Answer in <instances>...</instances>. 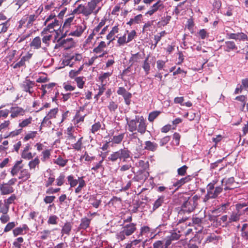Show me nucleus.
Listing matches in <instances>:
<instances>
[{
  "label": "nucleus",
  "instance_id": "1",
  "mask_svg": "<svg viewBox=\"0 0 248 248\" xmlns=\"http://www.w3.org/2000/svg\"><path fill=\"white\" fill-rule=\"evenodd\" d=\"M103 0H91L86 5L79 4L73 10L74 14L82 15L85 17H89L91 15L96 16L101 10Z\"/></svg>",
  "mask_w": 248,
  "mask_h": 248
},
{
  "label": "nucleus",
  "instance_id": "2",
  "mask_svg": "<svg viewBox=\"0 0 248 248\" xmlns=\"http://www.w3.org/2000/svg\"><path fill=\"white\" fill-rule=\"evenodd\" d=\"M127 125L128 130L133 132L132 136L133 139H138L139 141L141 142L140 139L136 135V131L140 135L145 134L147 130V124L146 120L143 116L139 117L136 116L135 119L129 120L126 118Z\"/></svg>",
  "mask_w": 248,
  "mask_h": 248
},
{
  "label": "nucleus",
  "instance_id": "3",
  "mask_svg": "<svg viewBox=\"0 0 248 248\" xmlns=\"http://www.w3.org/2000/svg\"><path fill=\"white\" fill-rule=\"evenodd\" d=\"M44 25L46 27L42 31L41 34H46V31L50 33L53 32L60 29L62 26H60V22L57 19L55 14L51 13L45 19Z\"/></svg>",
  "mask_w": 248,
  "mask_h": 248
},
{
  "label": "nucleus",
  "instance_id": "4",
  "mask_svg": "<svg viewBox=\"0 0 248 248\" xmlns=\"http://www.w3.org/2000/svg\"><path fill=\"white\" fill-rule=\"evenodd\" d=\"M74 14L73 11L72 13L66 16L64 19L63 24L62 26V31H65V33L67 35L72 29L76 25V24L81 20L78 17H76Z\"/></svg>",
  "mask_w": 248,
  "mask_h": 248
},
{
  "label": "nucleus",
  "instance_id": "5",
  "mask_svg": "<svg viewBox=\"0 0 248 248\" xmlns=\"http://www.w3.org/2000/svg\"><path fill=\"white\" fill-rule=\"evenodd\" d=\"M84 178V176H81L78 177L77 179L73 174H70L66 177L68 185L71 188L75 187L78 184V186L75 189L76 193L81 192L82 188L86 186V184Z\"/></svg>",
  "mask_w": 248,
  "mask_h": 248
},
{
  "label": "nucleus",
  "instance_id": "6",
  "mask_svg": "<svg viewBox=\"0 0 248 248\" xmlns=\"http://www.w3.org/2000/svg\"><path fill=\"white\" fill-rule=\"evenodd\" d=\"M130 151L127 148H124L111 154L108 157V160L112 162H115L119 159L124 162L130 157Z\"/></svg>",
  "mask_w": 248,
  "mask_h": 248
},
{
  "label": "nucleus",
  "instance_id": "7",
  "mask_svg": "<svg viewBox=\"0 0 248 248\" xmlns=\"http://www.w3.org/2000/svg\"><path fill=\"white\" fill-rule=\"evenodd\" d=\"M82 56L80 54H75L72 56H66L62 60L64 66H69L71 67H79L83 63L81 62Z\"/></svg>",
  "mask_w": 248,
  "mask_h": 248
},
{
  "label": "nucleus",
  "instance_id": "8",
  "mask_svg": "<svg viewBox=\"0 0 248 248\" xmlns=\"http://www.w3.org/2000/svg\"><path fill=\"white\" fill-rule=\"evenodd\" d=\"M17 179L13 178L10 179L7 183L0 184V193L1 195H7L11 194L15 191L13 186L17 182Z\"/></svg>",
  "mask_w": 248,
  "mask_h": 248
},
{
  "label": "nucleus",
  "instance_id": "9",
  "mask_svg": "<svg viewBox=\"0 0 248 248\" xmlns=\"http://www.w3.org/2000/svg\"><path fill=\"white\" fill-rule=\"evenodd\" d=\"M86 29V23L80 20L67 35L75 37H79L82 36Z\"/></svg>",
  "mask_w": 248,
  "mask_h": 248
},
{
  "label": "nucleus",
  "instance_id": "10",
  "mask_svg": "<svg viewBox=\"0 0 248 248\" xmlns=\"http://www.w3.org/2000/svg\"><path fill=\"white\" fill-rule=\"evenodd\" d=\"M109 134L110 136L108 139V142H111L113 145L120 144L124 138L125 133H119L118 130L117 131L113 130L110 131Z\"/></svg>",
  "mask_w": 248,
  "mask_h": 248
},
{
  "label": "nucleus",
  "instance_id": "11",
  "mask_svg": "<svg viewBox=\"0 0 248 248\" xmlns=\"http://www.w3.org/2000/svg\"><path fill=\"white\" fill-rule=\"evenodd\" d=\"M247 205L245 203H238L236 205L237 213H232L230 217L229 218V222L231 223L232 222H236L239 220L240 216L242 215L241 210L244 207H245Z\"/></svg>",
  "mask_w": 248,
  "mask_h": 248
},
{
  "label": "nucleus",
  "instance_id": "12",
  "mask_svg": "<svg viewBox=\"0 0 248 248\" xmlns=\"http://www.w3.org/2000/svg\"><path fill=\"white\" fill-rule=\"evenodd\" d=\"M11 119H15L19 116H23L26 113V110L17 105L12 106L10 109Z\"/></svg>",
  "mask_w": 248,
  "mask_h": 248
},
{
  "label": "nucleus",
  "instance_id": "13",
  "mask_svg": "<svg viewBox=\"0 0 248 248\" xmlns=\"http://www.w3.org/2000/svg\"><path fill=\"white\" fill-rule=\"evenodd\" d=\"M196 205V200L193 198L186 201L182 205V209L185 212L190 213L194 210Z\"/></svg>",
  "mask_w": 248,
  "mask_h": 248
},
{
  "label": "nucleus",
  "instance_id": "14",
  "mask_svg": "<svg viewBox=\"0 0 248 248\" xmlns=\"http://www.w3.org/2000/svg\"><path fill=\"white\" fill-rule=\"evenodd\" d=\"M164 7L163 1L158 0L151 6L150 9L146 12V15L152 16L157 11L163 10Z\"/></svg>",
  "mask_w": 248,
  "mask_h": 248
},
{
  "label": "nucleus",
  "instance_id": "15",
  "mask_svg": "<svg viewBox=\"0 0 248 248\" xmlns=\"http://www.w3.org/2000/svg\"><path fill=\"white\" fill-rule=\"evenodd\" d=\"M35 86V82L27 79L24 80L21 85L23 91L29 93L31 95H33V91L32 88Z\"/></svg>",
  "mask_w": 248,
  "mask_h": 248
},
{
  "label": "nucleus",
  "instance_id": "16",
  "mask_svg": "<svg viewBox=\"0 0 248 248\" xmlns=\"http://www.w3.org/2000/svg\"><path fill=\"white\" fill-rule=\"evenodd\" d=\"M120 31V25L118 23H116L111 29L110 31L108 34L106 38L109 41V42L115 40L116 38H118V33Z\"/></svg>",
  "mask_w": 248,
  "mask_h": 248
},
{
  "label": "nucleus",
  "instance_id": "17",
  "mask_svg": "<svg viewBox=\"0 0 248 248\" xmlns=\"http://www.w3.org/2000/svg\"><path fill=\"white\" fill-rule=\"evenodd\" d=\"M29 228L27 224H23L21 226L16 227L13 229V233L15 237L19 235H24L29 232Z\"/></svg>",
  "mask_w": 248,
  "mask_h": 248
},
{
  "label": "nucleus",
  "instance_id": "18",
  "mask_svg": "<svg viewBox=\"0 0 248 248\" xmlns=\"http://www.w3.org/2000/svg\"><path fill=\"white\" fill-rule=\"evenodd\" d=\"M227 38L230 39H234L235 40L245 41L247 40L248 36L247 34L243 32H238L237 33H227Z\"/></svg>",
  "mask_w": 248,
  "mask_h": 248
},
{
  "label": "nucleus",
  "instance_id": "19",
  "mask_svg": "<svg viewBox=\"0 0 248 248\" xmlns=\"http://www.w3.org/2000/svg\"><path fill=\"white\" fill-rule=\"evenodd\" d=\"M23 167L24 165L22 164V160L16 161L10 171L12 176H15L16 175L23 169Z\"/></svg>",
  "mask_w": 248,
  "mask_h": 248
},
{
  "label": "nucleus",
  "instance_id": "20",
  "mask_svg": "<svg viewBox=\"0 0 248 248\" xmlns=\"http://www.w3.org/2000/svg\"><path fill=\"white\" fill-rule=\"evenodd\" d=\"M56 85V83H50L47 84L42 85L41 88V90L42 91L43 93L42 96H43L46 94L51 93L52 91H55Z\"/></svg>",
  "mask_w": 248,
  "mask_h": 248
},
{
  "label": "nucleus",
  "instance_id": "21",
  "mask_svg": "<svg viewBox=\"0 0 248 248\" xmlns=\"http://www.w3.org/2000/svg\"><path fill=\"white\" fill-rule=\"evenodd\" d=\"M40 160L38 156L35 157L34 159H31L29 162L28 166L31 171H35L39 169V164Z\"/></svg>",
  "mask_w": 248,
  "mask_h": 248
},
{
  "label": "nucleus",
  "instance_id": "22",
  "mask_svg": "<svg viewBox=\"0 0 248 248\" xmlns=\"http://www.w3.org/2000/svg\"><path fill=\"white\" fill-rule=\"evenodd\" d=\"M113 70L111 72H108L107 73H102L98 77V81L101 82V85L106 86L108 81L109 80V78L112 74Z\"/></svg>",
  "mask_w": 248,
  "mask_h": 248
},
{
  "label": "nucleus",
  "instance_id": "23",
  "mask_svg": "<svg viewBox=\"0 0 248 248\" xmlns=\"http://www.w3.org/2000/svg\"><path fill=\"white\" fill-rule=\"evenodd\" d=\"M136 225L133 223H131L125 225L123 227V231L127 236L131 235L136 230Z\"/></svg>",
  "mask_w": 248,
  "mask_h": 248
},
{
  "label": "nucleus",
  "instance_id": "24",
  "mask_svg": "<svg viewBox=\"0 0 248 248\" xmlns=\"http://www.w3.org/2000/svg\"><path fill=\"white\" fill-rule=\"evenodd\" d=\"M32 117L30 116L26 119H22L19 121L18 127L22 129L27 127L30 126L32 123Z\"/></svg>",
  "mask_w": 248,
  "mask_h": 248
},
{
  "label": "nucleus",
  "instance_id": "25",
  "mask_svg": "<svg viewBox=\"0 0 248 248\" xmlns=\"http://www.w3.org/2000/svg\"><path fill=\"white\" fill-rule=\"evenodd\" d=\"M31 48L38 49L42 47V40L39 36L35 37L30 44Z\"/></svg>",
  "mask_w": 248,
  "mask_h": 248
},
{
  "label": "nucleus",
  "instance_id": "26",
  "mask_svg": "<svg viewBox=\"0 0 248 248\" xmlns=\"http://www.w3.org/2000/svg\"><path fill=\"white\" fill-rule=\"evenodd\" d=\"M236 100L239 101L241 102L240 104H236V107L241 111H243L245 107L247 102V97L245 95H239L237 96L235 99Z\"/></svg>",
  "mask_w": 248,
  "mask_h": 248
},
{
  "label": "nucleus",
  "instance_id": "27",
  "mask_svg": "<svg viewBox=\"0 0 248 248\" xmlns=\"http://www.w3.org/2000/svg\"><path fill=\"white\" fill-rule=\"evenodd\" d=\"M53 162L55 164L59 165L61 167H64L67 162L68 160L65 159L64 155H59L58 156H56L55 158L54 159Z\"/></svg>",
  "mask_w": 248,
  "mask_h": 248
},
{
  "label": "nucleus",
  "instance_id": "28",
  "mask_svg": "<svg viewBox=\"0 0 248 248\" xmlns=\"http://www.w3.org/2000/svg\"><path fill=\"white\" fill-rule=\"evenodd\" d=\"M109 43L107 44L105 41H101L98 46L93 48V52L96 54H99L103 52L104 49L106 48L109 44Z\"/></svg>",
  "mask_w": 248,
  "mask_h": 248
},
{
  "label": "nucleus",
  "instance_id": "29",
  "mask_svg": "<svg viewBox=\"0 0 248 248\" xmlns=\"http://www.w3.org/2000/svg\"><path fill=\"white\" fill-rule=\"evenodd\" d=\"M191 180L190 176H187L185 177L182 178L180 180H177L173 184V186L177 187L176 189L181 187L185 184L189 182Z\"/></svg>",
  "mask_w": 248,
  "mask_h": 248
},
{
  "label": "nucleus",
  "instance_id": "30",
  "mask_svg": "<svg viewBox=\"0 0 248 248\" xmlns=\"http://www.w3.org/2000/svg\"><path fill=\"white\" fill-rule=\"evenodd\" d=\"M52 151L51 149H45L41 152V160L42 162H46L50 159Z\"/></svg>",
  "mask_w": 248,
  "mask_h": 248
},
{
  "label": "nucleus",
  "instance_id": "31",
  "mask_svg": "<svg viewBox=\"0 0 248 248\" xmlns=\"http://www.w3.org/2000/svg\"><path fill=\"white\" fill-rule=\"evenodd\" d=\"M171 19V16L170 15H166V16H164L160 19L157 25L158 27H164L170 23Z\"/></svg>",
  "mask_w": 248,
  "mask_h": 248
},
{
  "label": "nucleus",
  "instance_id": "32",
  "mask_svg": "<svg viewBox=\"0 0 248 248\" xmlns=\"http://www.w3.org/2000/svg\"><path fill=\"white\" fill-rule=\"evenodd\" d=\"M143 59V55L137 53L132 55L130 61L132 64H137L141 62V60Z\"/></svg>",
  "mask_w": 248,
  "mask_h": 248
},
{
  "label": "nucleus",
  "instance_id": "33",
  "mask_svg": "<svg viewBox=\"0 0 248 248\" xmlns=\"http://www.w3.org/2000/svg\"><path fill=\"white\" fill-rule=\"evenodd\" d=\"M223 47L224 50L227 52L237 49V46L233 41L225 42V44L223 45Z\"/></svg>",
  "mask_w": 248,
  "mask_h": 248
},
{
  "label": "nucleus",
  "instance_id": "34",
  "mask_svg": "<svg viewBox=\"0 0 248 248\" xmlns=\"http://www.w3.org/2000/svg\"><path fill=\"white\" fill-rule=\"evenodd\" d=\"M84 67V64H82V65H80V67L78 68V69H73L69 71L68 74L69 77L71 79H74L75 78L78 77L77 76L80 74L81 71L83 70Z\"/></svg>",
  "mask_w": 248,
  "mask_h": 248
},
{
  "label": "nucleus",
  "instance_id": "35",
  "mask_svg": "<svg viewBox=\"0 0 248 248\" xmlns=\"http://www.w3.org/2000/svg\"><path fill=\"white\" fill-rule=\"evenodd\" d=\"M145 150L150 151L152 152H155L157 150L158 145L156 143L152 142L151 141H146L145 142Z\"/></svg>",
  "mask_w": 248,
  "mask_h": 248
},
{
  "label": "nucleus",
  "instance_id": "36",
  "mask_svg": "<svg viewBox=\"0 0 248 248\" xmlns=\"http://www.w3.org/2000/svg\"><path fill=\"white\" fill-rule=\"evenodd\" d=\"M109 111L111 113H115L118 108V103L117 101L110 100L107 105Z\"/></svg>",
  "mask_w": 248,
  "mask_h": 248
},
{
  "label": "nucleus",
  "instance_id": "37",
  "mask_svg": "<svg viewBox=\"0 0 248 248\" xmlns=\"http://www.w3.org/2000/svg\"><path fill=\"white\" fill-rule=\"evenodd\" d=\"M31 174L28 170L26 169H23L21 170L18 177L19 179L25 181L30 178Z\"/></svg>",
  "mask_w": 248,
  "mask_h": 248
},
{
  "label": "nucleus",
  "instance_id": "38",
  "mask_svg": "<svg viewBox=\"0 0 248 248\" xmlns=\"http://www.w3.org/2000/svg\"><path fill=\"white\" fill-rule=\"evenodd\" d=\"M75 81L76 82L77 87L80 89L84 88L85 84L86 78L83 76H79L75 78Z\"/></svg>",
  "mask_w": 248,
  "mask_h": 248
},
{
  "label": "nucleus",
  "instance_id": "39",
  "mask_svg": "<svg viewBox=\"0 0 248 248\" xmlns=\"http://www.w3.org/2000/svg\"><path fill=\"white\" fill-rule=\"evenodd\" d=\"M72 228V224L70 222H66L65 223H64V225L63 226L61 233L62 235L64 234H66L68 235L70 234V232Z\"/></svg>",
  "mask_w": 248,
  "mask_h": 248
},
{
  "label": "nucleus",
  "instance_id": "40",
  "mask_svg": "<svg viewBox=\"0 0 248 248\" xmlns=\"http://www.w3.org/2000/svg\"><path fill=\"white\" fill-rule=\"evenodd\" d=\"M92 219L87 217H83L81 219V222L79 225V229L82 230L87 229L90 226Z\"/></svg>",
  "mask_w": 248,
  "mask_h": 248
},
{
  "label": "nucleus",
  "instance_id": "41",
  "mask_svg": "<svg viewBox=\"0 0 248 248\" xmlns=\"http://www.w3.org/2000/svg\"><path fill=\"white\" fill-rule=\"evenodd\" d=\"M17 200V196L15 194H12L10 195V196L4 199L3 201L6 204L7 206H8V207L10 208V205L12 204H15Z\"/></svg>",
  "mask_w": 248,
  "mask_h": 248
},
{
  "label": "nucleus",
  "instance_id": "42",
  "mask_svg": "<svg viewBox=\"0 0 248 248\" xmlns=\"http://www.w3.org/2000/svg\"><path fill=\"white\" fill-rule=\"evenodd\" d=\"M45 186L48 187L51 186L55 181V177L53 173H50L48 176H45Z\"/></svg>",
  "mask_w": 248,
  "mask_h": 248
},
{
  "label": "nucleus",
  "instance_id": "43",
  "mask_svg": "<svg viewBox=\"0 0 248 248\" xmlns=\"http://www.w3.org/2000/svg\"><path fill=\"white\" fill-rule=\"evenodd\" d=\"M223 188L221 186H217L215 188L214 190V188H213L212 190H209V195L213 199H215L217 198L218 195L222 191Z\"/></svg>",
  "mask_w": 248,
  "mask_h": 248
},
{
  "label": "nucleus",
  "instance_id": "44",
  "mask_svg": "<svg viewBox=\"0 0 248 248\" xmlns=\"http://www.w3.org/2000/svg\"><path fill=\"white\" fill-rule=\"evenodd\" d=\"M56 186H61L64 185L65 182V175L63 173H61L59 176L55 179Z\"/></svg>",
  "mask_w": 248,
  "mask_h": 248
},
{
  "label": "nucleus",
  "instance_id": "45",
  "mask_svg": "<svg viewBox=\"0 0 248 248\" xmlns=\"http://www.w3.org/2000/svg\"><path fill=\"white\" fill-rule=\"evenodd\" d=\"M62 86L66 92H72L76 89V86L72 85L70 81L64 82L62 84Z\"/></svg>",
  "mask_w": 248,
  "mask_h": 248
},
{
  "label": "nucleus",
  "instance_id": "46",
  "mask_svg": "<svg viewBox=\"0 0 248 248\" xmlns=\"http://www.w3.org/2000/svg\"><path fill=\"white\" fill-rule=\"evenodd\" d=\"M42 35H43V37L41 40L42 41L43 44L45 45L44 47L48 46L49 45L50 41L52 39V35L47 34L46 32V34Z\"/></svg>",
  "mask_w": 248,
  "mask_h": 248
},
{
  "label": "nucleus",
  "instance_id": "47",
  "mask_svg": "<svg viewBox=\"0 0 248 248\" xmlns=\"http://www.w3.org/2000/svg\"><path fill=\"white\" fill-rule=\"evenodd\" d=\"M165 197L164 196H161L155 202L153 209L154 210H155L159 207H160L164 201Z\"/></svg>",
  "mask_w": 248,
  "mask_h": 248
},
{
  "label": "nucleus",
  "instance_id": "48",
  "mask_svg": "<svg viewBox=\"0 0 248 248\" xmlns=\"http://www.w3.org/2000/svg\"><path fill=\"white\" fill-rule=\"evenodd\" d=\"M82 140L83 137H82L78 140L76 143L71 145L72 148L78 151H81L83 144Z\"/></svg>",
  "mask_w": 248,
  "mask_h": 248
},
{
  "label": "nucleus",
  "instance_id": "49",
  "mask_svg": "<svg viewBox=\"0 0 248 248\" xmlns=\"http://www.w3.org/2000/svg\"><path fill=\"white\" fill-rule=\"evenodd\" d=\"M37 134V131H31L25 135L23 140L24 141L26 142L31 139L33 140L36 137Z\"/></svg>",
  "mask_w": 248,
  "mask_h": 248
},
{
  "label": "nucleus",
  "instance_id": "50",
  "mask_svg": "<svg viewBox=\"0 0 248 248\" xmlns=\"http://www.w3.org/2000/svg\"><path fill=\"white\" fill-rule=\"evenodd\" d=\"M106 19L103 18L101 20L98 25L93 29L94 33H98L102 30V28L105 25Z\"/></svg>",
  "mask_w": 248,
  "mask_h": 248
},
{
  "label": "nucleus",
  "instance_id": "51",
  "mask_svg": "<svg viewBox=\"0 0 248 248\" xmlns=\"http://www.w3.org/2000/svg\"><path fill=\"white\" fill-rule=\"evenodd\" d=\"M37 16L34 15H31L28 16L24 17L20 21L21 22H25V21L28 22V25L32 24L33 22L36 20Z\"/></svg>",
  "mask_w": 248,
  "mask_h": 248
},
{
  "label": "nucleus",
  "instance_id": "52",
  "mask_svg": "<svg viewBox=\"0 0 248 248\" xmlns=\"http://www.w3.org/2000/svg\"><path fill=\"white\" fill-rule=\"evenodd\" d=\"M58 112H59V109L57 108L51 109L47 113L46 116H47V118H48L51 120L54 119L56 118V116L58 114Z\"/></svg>",
  "mask_w": 248,
  "mask_h": 248
},
{
  "label": "nucleus",
  "instance_id": "53",
  "mask_svg": "<svg viewBox=\"0 0 248 248\" xmlns=\"http://www.w3.org/2000/svg\"><path fill=\"white\" fill-rule=\"evenodd\" d=\"M21 156L25 160H30L33 158L34 155L31 151H21Z\"/></svg>",
  "mask_w": 248,
  "mask_h": 248
},
{
  "label": "nucleus",
  "instance_id": "54",
  "mask_svg": "<svg viewBox=\"0 0 248 248\" xmlns=\"http://www.w3.org/2000/svg\"><path fill=\"white\" fill-rule=\"evenodd\" d=\"M10 24L9 20L3 22V23L0 24V34H3L5 33L9 28L10 27Z\"/></svg>",
  "mask_w": 248,
  "mask_h": 248
},
{
  "label": "nucleus",
  "instance_id": "55",
  "mask_svg": "<svg viewBox=\"0 0 248 248\" xmlns=\"http://www.w3.org/2000/svg\"><path fill=\"white\" fill-rule=\"evenodd\" d=\"M160 111H154L150 112L148 116V120L150 122H153L154 120L161 114Z\"/></svg>",
  "mask_w": 248,
  "mask_h": 248
},
{
  "label": "nucleus",
  "instance_id": "56",
  "mask_svg": "<svg viewBox=\"0 0 248 248\" xmlns=\"http://www.w3.org/2000/svg\"><path fill=\"white\" fill-rule=\"evenodd\" d=\"M84 118H85V115L84 116H80L78 113H77L75 117V118H74V124L77 125V126L78 128H80L79 127L78 124L80 123H82L84 122Z\"/></svg>",
  "mask_w": 248,
  "mask_h": 248
},
{
  "label": "nucleus",
  "instance_id": "57",
  "mask_svg": "<svg viewBox=\"0 0 248 248\" xmlns=\"http://www.w3.org/2000/svg\"><path fill=\"white\" fill-rule=\"evenodd\" d=\"M89 201L90 203L95 208H97L100 206L101 201L96 199V197L93 196L90 198Z\"/></svg>",
  "mask_w": 248,
  "mask_h": 248
},
{
  "label": "nucleus",
  "instance_id": "58",
  "mask_svg": "<svg viewBox=\"0 0 248 248\" xmlns=\"http://www.w3.org/2000/svg\"><path fill=\"white\" fill-rule=\"evenodd\" d=\"M129 43L126 37V33H124L123 36L118 37L117 43L119 46H123L125 44Z\"/></svg>",
  "mask_w": 248,
  "mask_h": 248
},
{
  "label": "nucleus",
  "instance_id": "59",
  "mask_svg": "<svg viewBox=\"0 0 248 248\" xmlns=\"http://www.w3.org/2000/svg\"><path fill=\"white\" fill-rule=\"evenodd\" d=\"M9 208L7 206L4 201L0 200V213H8Z\"/></svg>",
  "mask_w": 248,
  "mask_h": 248
},
{
  "label": "nucleus",
  "instance_id": "60",
  "mask_svg": "<svg viewBox=\"0 0 248 248\" xmlns=\"http://www.w3.org/2000/svg\"><path fill=\"white\" fill-rule=\"evenodd\" d=\"M59 217L56 215H51L47 220L48 224L56 225L58 224Z\"/></svg>",
  "mask_w": 248,
  "mask_h": 248
},
{
  "label": "nucleus",
  "instance_id": "61",
  "mask_svg": "<svg viewBox=\"0 0 248 248\" xmlns=\"http://www.w3.org/2000/svg\"><path fill=\"white\" fill-rule=\"evenodd\" d=\"M38 234H39V237L41 240H46L49 236L50 231L46 230H43V231L39 232Z\"/></svg>",
  "mask_w": 248,
  "mask_h": 248
},
{
  "label": "nucleus",
  "instance_id": "62",
  "mask_svg": "<svg viewBox=\"0 0 248 248\" xmlns=\"http://www.w3.org/2000/svg\"><path fill=\"white\" fill-rule=\"evenodd\" d=\"M2 106L0 107V119H6L10 113V110L8 109H2Z\"/></svg>",
  "mask_w": 248,
  "mask_h": 248
},
{
  "label": "nucleus",
  "instance_id": "63",
  "mask_svg": "<svg viewBox=\"0 0 248 248\" xmlns=\"http://www.w3.org/2000/svg\"><path fill=\"white\" fill-rule=\"evenodd\" d=\"M24 242V239L22 237L16 238L13 242V246L15 248H21L22 243Z\"/></svg>",
  "mask_w": 248,
  "mask_h": 248
},
{
  "label": "nucleus",
  "instance_id": "64",
  "mask_svg": "<svg viewBox=\"0 0 248 248\" xmlns=\"http://www.w3.org/2000/svg\"><path fill=\"white\" fill-rule=\"evenodd\" d=\"M101 127V124L99 122L95 123L92 126L91 129V131L93 134H95L98 131Z\"/></svg>",
  "mask_w": 248,
  "mask_h": 248
}]
</instances>
